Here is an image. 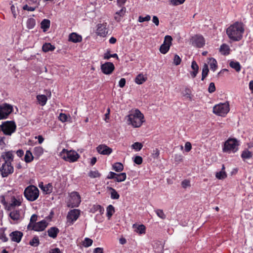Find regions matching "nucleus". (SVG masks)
<instances>
[{
  "instance_id": "nucleus-1",
  "label": "nucleus",
  "mask_w": 253,
  "mask_h": 253,
  "mask_svg": "<svg viewBox=\"0 0 253 253\" xmlns=\"http://www.w3.org/2000/svg\"><path fill=\"white\" fill-rule=\"evenodd\" d=\"M13 160V155L10 152H2L0 156V163L1 166L0 167V172L2 177H7L14 171V168L11 165V162Z\"/></svg>"
},
{
  "instance_id": "nucleus-2",
  "label": "nucleus",
  "mask_w": 253,
  "mask_h": 253,
  "mask_svg": "<svg viewBox=\"0 0 253 253\" xmlns=\"http://www.w3.org/2000/svg\"><path fill=\"white\" fill-rule=\"evenodd\" d=\"M126 120L128 125L134 128L141 127L145 122L144 115L137 109L131 110L126 117Z\"/></svg>"
},
{
  "instance_id": "nucleus-3",
  "label": "nucleus",
  "mask_w": 253,
  "mask_h": 253,
  "mask_svg": "<svg viewBox=\"0 0 253 253\" xmlns=\"http://www.w3.org/2000/svg\"><path fill=\"white\" fill-rule=\"evenodd\" d=\"M245 28L242 22H236L226 29V34L229 39L232 41H239L242 38Z\"/></svg>"
},
{
  "instance_id": "nucleus-4",
  "label": "nucleus",
  "mask_w": 253,
  "mask_h": 253,
  "mask_svg": "<svg viewBox=\"0 0 253 253\" xmlns=\"http://www.w3.org/2000/svg\"><path fill=\"white\" fill-rule=\"evenodd\" d=\"M239 141L235 138H229L224 143L222 150L228 154L235 153L239 149Z\"/></svg>"
},
{
  "instance_id": "nucleus-5",
  "label": "nucleus",
  "mask_w": 253,
  "mask_h": 253,
  "mask_svg": "<svg viewBox=\"0 0 253 253\" xmlns=\"http://www.w3.org/2000/svg\"><path fill=\"white\" fill-rule=\"evenodd\" d=\"M60 157L66 161L73 163L79 158V155L74 150L63 149L59 154Z\"/></svg>"
},
{
  "instance_id": "nucleus-6",
  "label": "nucleus",
  "mask_w": 253,
  "mask_h": 253,
  "mask_svg": "<svg viewBox=\"0 0 253 253\" xmlns=\"http://www.w3.org/2000/svg\"><path fill=\"white\" fill-rule=\"evenodd\" d=\"M24 196L28 200L34 201L39 197V189L34 185H30L25 189Z\"/></svg>"
},
{
  "instance_id": "nucleus-7",
  "label": "nucleus",
  "mask_w": 253,
  "mask_h": 253,
  "mask_svg": "<svg viewBox=\"0 0 253 253\" xmlns=\"http://www.w3.org/2000/svg\"><path fill=\"white\" fill-rule=\"evenodd\" d=\"M9 213V216L13 220L14 223H16L21 221L24 217L25 207L22 206L20 208L13 209Z\"/></svg>"
},
{
  "instance_id": "nucleus-8",
  "label": "nucleus",
  "mask_w": 253,
  "mask_h": 253,
  "mask_svg": "<svg viewBox=\"0 0 253 253\" xmlns=\"http://www.w3.org/2000/svg\"><path fill=\"white\" fill-rule=\"evenodd\" d=\"M229 105L228 103H219L213 108L214 114L221 117H224L229 111Z\"/></svg>"
},
{
  "instance_id": "nucleus-9",
  "label": "nucleus",
  "mask_w": 253,
  "mask_h": 253,
  "mask_svg": "<svg viewBox=\"0 0 253 253\" xmlns=\"http://www.w3.org/2000/svg\"><path fill=\"white\" fill-rule=\"evenodd\" d=\"M1 130L6 135H11L15 131L16 126L12 121H6L1 125Z\"/></svg>"
},
{
  "instance_id": "nucleus-10",
  "label": "nucleus",
  "mask_w": 253,
  "mask_h": 253,
  "mask_svg": "<svg viewBox=\"0 0 253 253\" xmlns=\"http://www.w3.org/2000/svg\"><path fill=\"white\" fill-rule=\"evenodd\" d=\"M13 107L11 105L4 103L0 105V120L6 119L12 112Z\"/></svg>"
},
{
  "instance_id": "nucleus-11",
  "label": "nucleus",
  "mask_w": 253,
  "mask_h": 253,
  "mask_svg": "<svg viewBox=\"0 0 253 253\" xmlns=\"http://www.w3.org/2000/svg\"><path fill=\"white\" fill-rule=\"evenodd\" d=\"M81 202V197L79 193L76 192H72L70 195L68 206L71 208L78 207Z\"/></svg>"
},
{
  "instance_id": "nucleus-12",
  "label": "nucleus",
  "mask_w": 253,
  "mask_h": 253,
  "mask_svg": "<svg viewBox=\"0 0 253 253\" xmlns=\"http://www.w3.org/2000/svg\"><path fill=\"white\" fill-rule=\"evenodd\" d=\"M172 41V38L170 36L167 35L165 37L164 42L159 49L161 53L165 54L169 51Z\"/></svg>"
},
{
  "instance_id": "nucleus-13",
  "label": "nucleus",
  "mask_w": 253,
  "mask_h": 253,
  "mask_svg": "<svg viewBox=\"0 0 253 253\" xmlns=\"http://www.w3.org/2000/svg\"><path fill=\"white\" fill-rule=\"evenodd\" d=\"M80 214V211L78 209H74L71 210L68 213L67 220L68 222L71 224H73L77 220Z\"/></svg>"
},
{
  "instance_id": "nucleus-14",
  "label": "nucleus",
  "mask_w": 253,
  "mask_h": 253,
  "mask_svg": "<svg viewBox=\"0 0 253 253\" xmlns=\"http://www.w3.org/2000/svg\"><path fill=\"white\" fill-rule=\"evenodd\" d=\"M21 199L20 198L13 197L11 198L9 203L6 205V208L8 210L11 211L13 210L15 207L21 206Z\"/></svg>"
},
{
  "instance_id": "nucleus-15",
  "label": "nucleus",
  "mask_w": 253,
  "mask_h": 253,
  "mask_svg": "<svg viewBox=\"0 0 253 253\" xmlns=\"http://www.w3.org/2000/svg\"><path fill=\"white\" fill-rule=\"evenodd\" d=\"M114 69V65L111 62H106L101 66V69L102 72L106 75L111 74Z\"/></svg>"
},
{
  "instance_id": "nucleus-16",
  "label": "nucleus",
  "mask_w": 253,
  "mask_h": 253,
  "mask_svg": "<svg viewBox=\"0 0 253 253\" xmlns=\"http://www.w3.org/2000/svg\"><path fill=\"white\" fill-rule=\"evenodd\" d=\"M48 225L46 221L43 220L40 222L35 223L31 229H33L36 231H43Z\"/></svg>"
},
{
  "instance_id": "nucleus-17",
  "label": "nucleus",
  "mask_w": 253,
  "mask_h": 253,
  "mask_svg": "<svg viewBox=\"0 0 253 253\" xmlns=\"http://www.w3.org/2000/svg\"><path fill=\"white\" fill-rule=\"evenodd\" d=\"M107 23L98 24L97 25L96 34L101 37H105L108 33Z\"/></svg>"
},
{
  "instance_id": "nucleus-18",
  "label": "nucleus",
  "mask_w": 253,
  "mask_h": 253,
  "mask_svg": "<svg viewBox=\"0 0 253 253\" xmlns=\"http://www.w3.org/2000/svg\"><path fill=\"white\" fill-rule=\"evenodd\" d=\"M192 44L195 46L201 47L205 44V40L202 36L196 35L192 38Z\"/></svg>"
},
{
  "instance_id": "nucleus-19",
  "label": "nucleus",
  "mask_w": 253,
  "mask_h": 253,
  "mask_svg": "<svg viewBox=\"0 0 253 253\" xmlns=\"http://www.w3.org/2000/svg\"><path fill=\"white\" fill-rule=\"evenodd\" d=\"M96 149L99 153L102 155H108L112 152V149L105 145H100Z\"/></svg>"
},
{
  "instance_id": "nucleus-20",
  "label": "nucleus",
  "mask_w": 253,
  "mask_h": 253,
  "mask_svg": "<svg viewBox=\"0 0 253 253\" xmlns=\"http://www.w3.org/2000/svg\"><path fill=\"white\" fill-rule=\"evenodd\" d=\"M12 241L19 243L23 236V233L19 231H15L9 234Z\"/></svg>"
},
{
  "instance_id": "nucleus-21",
  "label": "nucleus",
  "mask_w": 253,
  "mask_h": 253,
  "mask_svg": "<svg viewBox=\"0 0 253 253\" xmlns=\"http://www.w3.org/2000/svg\"><path fill=\"white\" fill-rule=\"evenodd\" d=\"M134 232L138 234H144L146 232V227L143 224H134L132 225Z\"/></svg>"
},
{
  "instance_id": "nucleus-22",
  "label": "nucleus",
  "mask_w": 253,
  "mask_h": 253,
  "mask_svg": "<svg viewBox=\"0 0 253 253\" xmlns=\"http://www.w3.org/2000/svg\"><path fill=\"white\" fill-rule=\"evenodd\" d=\"M68 40L74 43L80 42L82 41V37L80 35L74 32L69 35Z\"/></svg>"
},
{
  "instance_id": "nucleus-23",
  "label": "nucleus",
  "mask_w": 253,
  "mask_h": 253,
  "mask_svg": "<svg viewBox=\"0 0 253 253\" xmlns=\"http://www.w3.org/2000/svg\"><path fill=\"white\" fill-rule=\"evenodd\" d=\"M192 71L190 72V74L192 78H194L197 75L199 71V66L195 61H193L191 66Z\"/></svg>"
},
{
  "instance_id": "nucleus-24",
  "label": "nucleus",
  "mask_w": 253,
  "mask_h": 253,
  "mask_svg": "<svg viewBox=\"0 0 253 253\" xmlns=\"http://www.w3.org/2000/svg\"><path fill=\"white\" fill-rule=\"evenodd\" d=\"M38 104L42 106H44L47 101V97L44 94H38L36 96Z\"/></svg>"
},
{
  "instance_id": "nucleus-25",
  "label": "nucleus",
  "mask_w": 253,
  "mask_h": 253,
  "mask_svg": "<svg viewBox=\"0 0 253 253\" xmlns=\"http://www.w3.org/2000/svg\"><path fill=\"white\" fill-rule=\"evenodd\" d=\"M241 156L243 161H246V160L250 159L252 158L253 152L252 151L246 149L242 151Z\"/></svg>"
},
{
  "instance_id": "nucleus-26",
  "label": "nucleus",
  "mask_w": 253,
  "mask_h": 253,
  "mask_svg": "<svg viewBox=\"0 0 253 253\" xmlns=\"http://www.w3.org/2000/svg\"><path fill=\"white\" fill-rule=\"evenodd\" d=\"M147 80V76L143 74H138L135 79V82L138 84H142Z\"/></svg>"
},
{
  "instance_id": "nucleus-27",
  "label": "nucleus",
  "mask_w": 253,
  "mask_h": 253,
  "mask_svg": "<svg viewBox=\"0 0 253 253\" xmlns=\"http://www.w3.org/2000/svg\"><path fill=\"white\" fill-rule=\"evenodd\" d=\"M219 51L223 55H228L230 53V49L227 44L224 43L220 46Z\"/></svg>"
},
{
  "instance_id": "nucleus-28",
  "label": "nucleus",
  "mask_w": 253,
  "mask_h": 253,
  "mask_svg": "<svg viewBox=\"0 0 253 253\" xmlns=\"http://www.w3.org/2000/svg\"><path fill=\"white\" fill-rule=\"evenodd\" d=\"M215 176L218 179H223L227 177V174L225 171V167L224 165L222 166L221 170L216 173Z\"/></svg>"
},
{
  "instance_id": "nucleus-29",
  "label": "nucleus",
  "mask_w": 253,
  "mask_h": 253,
  "mask_svg": "<svg viewBox=\"0 0 253 253\" xmlns=\"http://www.w3.org/2000/svg\"><path fill=\"white\" fill-rule=\"evenodd\" d=\"M48 235L49 237L55 238L59 232V230L56 227H51L48 230Z\"/></svg>"
},
{
  "instance_id": "nucleus-30",
  "label": "nucleus",
  "mask_w": 253,
  "mask_h": 253,
  "mask_svg": "<svg viewBox=\"0 0 253 253\" xmlns=\"http://www.w3.org/2000/svg\"><path fill=\"white\" fill-rule=\"evenodd\" d=\"M58 119L62 123L66 122H71V118L70 115H67L64 113H60L58 117Z\"/></svg>"
},
{
  "instance_id": "nucleus-31",
  "label": "nucleus",
  "mask_w": 253,
  "mask_h": 253,
  "mask_svg": "<svg viewBox=\"0 0 253 253\" xmlns=\"http://www.w3.org/2000/svg\"><path fill=\"white\" fill-rule=\"evenodd\" d=\"M208 63L210 69L214 72L217 68V63L216 60L213 58H210Z\"/></svg>"
},
{
  "instance_id": "nucleus-32",
  "label": "nucleus",
  "mask_w": 253,
  "mask_h": 253,
  "mask_svg": "<svg viewBox=\"0 0 253 253\" xmlns=\"http://www.w3.org/2000/svg\"><path fill=\"white\" fill-rule=\"evenodd\" d=\"M43 52H47L49 51H53L55 49V46L51 45L50 43H44L42 47Z\"/></svg>"
},
{
  "instance_id": "nucleus-33",
  "label": "nucleus",
  "mask_w": 253,
  "mask_h": 253,
  "mask_svg": "<svg viewBox=\"0 0 253 253\" xmlns=\"http://www.w3.org/2000/svg\"><path fill=\"white\" fill-rule=\"evenodd\" d=\"M41 28L43 29V32H45L50 26V21L47 19H44L41 24Z\"/></svg>"
},
{
  "instance_id": "nucleus-34",
  "label": "nucleus",
  "mask_w": 253,
  "mask_h": 253,
  "mask_svg": "<svg viewBox=\"0 0 253 253\" xmlns=\"http://www.w3.org/2000/svg\"><path fill=\"white\" fill-rule=\"evenodd\" d=\"M108 189L110 191L111 198L112 199H118L120 197L119 194L116 190L112 187H107Z\"/></svg>"
},
{
  "instance_id": "nucleus-35",
  "label": "nucleus",
  "mask_w": 253,
  "mask_h": 253,
  "mask_svg": "<svg viewBox=\"0 0 253 253\" xmlns=\"http://www.w3.org/2000/svg\"><path fill=\"white\" fill-rule=\"evenodd\" d=\"M34 154L37 156H41L43 153V149L41 146L36 147L34 148Z\"/></svg>"
},
{
  "instance_id": "nucleus-36",
  "label": "nucleus",
  "mask_w": 253,
  "mask_h": 253,
  "mask_svg": "<svg viewBox=\"0 0 253 253\" xmlns=\"http://www.w3.org/2000/svg\"><path fill=\"white\" fill-rule=\"evenodd\" d=\"M36 25V21L34 18H29L26 22V25L27 27L29 29H33Z\"/></svg>"
},
{
  "instance_id": "nucleus-37",
  "label": "nucleus",
  "mask_w": 253,
  "mask_h": 253,
  "mask_svg": "<svg viewBox=\"0 0 253 253\" xmlns=\"http://www.w3.org/2000/svg\"><path fill=\"white\" fill-rule=\"evenodd\" d=\"M230 66L231 68L234 69L238 72L241 70V65L238 62L231 61L230 63Z\"/></svg>"
},
{
  "instance_id": "nucleus-38",
  "label": "nucleus",
  "mask_w": 253,
  "mask_h": 253,
  "mask_svg": "<svg viewBox=\"0 0 253 253\" xmlns=\"http://www.w3.org/2000/svg\"><path fill=\"white\" fill-rule=\"evenodd\" d=\"M126 173L125 172L117 174L115 180L117 182H122L126 180Z\"/></svg>"
},
{
  "instance_id": "nucleus-39",
  "label": "nucleus",
  "mask_w": 253,
  "mask_h": 253,
  "mask_svg": "<svg viewBox=\"0 0 253 253\" xmlns=\"http://www.w3.org/2000/svg\"><path fill=\"white\" fill-rule=\"evenodd\" d=\"M115 212V209L114 207L111 205H110L108 206L107 208V216L108 217V218H110L112 216L113 213Z\"/></svg>"
},
{
  "instance_id": "nucleus-40",
  "label": "nucleus",
  "mask_w": 253,
  "mask_h": 253,
  "mask_svg": "<svg viewBox=\"0 0 253 253\" xmlns=\"http://www.w3.org/2000/svg\"><path fill=\"white\" fill-rule=\"evenodd\" d=\"M113 169L116 171L120 172L124 169V166L121 163H116L113 165Z\"/></svg>"
},
{
  "instance_id": "nucleus-41",
  "label": "nucleus",
  "mask_w": 253,
  "mask_h": 253,
  "mask_svg": "<svg viewBox=\"0 0 253 253\" xmlns=\"http://www.w3.org/2000/svg\"><path fill=\"white\" fill-rule=\"evenodd\" d=\"M33 160V156L30 151H27L25 156V161L27 163L31 162Z\"/></svg>"
},
{
  "instance_id": "nucleus-42",
  "label": "nucleus",
  "mask_w": 253,
  "mask_h": 253,
  "mask_svg": "<svg viewBox=\"0 0 253 253\" xmlns=\"http://www.w3.org/2000/svg\"><path fill=\"white\" fill-rule=\"evenodd\" d=\"M37 6L31 5L30 4H26L23 5V9L28 11H34L37 8Z\"/></svg>"
},
{
  "instance_id": "nucleus-43",
  "label": "nucleus",
  "mask_w": 253,
  "mask_h": 253,
  "mask_svg": "<svg viewBox=\"0 0 253 253\" xmlns=\"http://www.w3.org/2000/svg\"><path fill=\"white\" fill-rule=\"evenodd\" d=\"M132 149H134L135 151H140L143 147V145L140 142H135L131 146Z\"/></svg>"
},
{
  "instance_id": "nucleus-44",
  "label": "nucleus",
  "mask_w": 253,
  "mask_h": 253,
  "mask_svg": "<svg viewBox=\"0 0 253 253\" xmlns=\"http://www.w3.org/2000/svg\"><path fill=\"white\" fill-rule=\"evenodd\" d=\"M209 68L208 65L205 64L202 69V80H204L205 78L207 76L209 73Z\"/></svg>"
},
{
  "instance_id": "nucleus-45",
  "label": "nucleus",
  "mask_w": 253,
  "mask_h": 253,
  "mask_svg": "<svg viewBox=\"0 0 253 253\" xmlns=\"http://www.w3.org/2000/svg\"><path fill=\"white\" fill-rule=\"evenodd\" d=\"M42 191L46 194L51 193L52 191V185L50 183L45 185Z\"/></svg>"
},
{
  "instance_id": "nucleus-46",
  "label": "nucleus",
  "mask_w": 253,
  "mask_h": 253,
  "mask_svg": "<svg viewBox=\"0 0 253 253\" xmlns=\"http://www.w3.org/2000/svg\"><path fill=\"white\" fill-rule=\"evenodd\" d=\"M93 241L91 239L88 238H85L84 241L83 242V245L85 247L87 248L91 246L92 244Z\"/></svg>"
},
{
  "instance_id": "nucleus-47",
  "label": "nucleus",
  "mask_w": 253,
  "mask_h": 253,
  "mask_svg": "<svg viewBox=\"0 0 253 253\" xmlns=\"http://www.w3.org/2000/svg\"><path fill=\"white\" fill-rule=\"evenodd\" d=\"M155 212L157 216L162 219H165L166 218V215L164 211L161 209H157L155 210Z\"/></svg>"
},
{
  "instance_id": "nucleus-48",
  "label": "nucleus",
  "mask_w": 253,
  "mask_h": 253,
  "mask_svg": "<svg viewBox=\"0 0 253 253\" xmlns=\"http://www.w3.org/2000/svg\"><path fill=\"white\" fill-rule=\"evenodd\" d=\"M37 220V215L36 214H33L30 218V222L28 225V228L31 229L34 222Z\"/></svg>"
},
{
  "instance_id": "nucleus-49",
  "label": "nucleus",
  "mask_w": 253,
  "mask_h": 253,
  "mask_svg": "<svg viewBox=\"0 0 253 253\" xmlns=\"http://www.w3.org/2000/svg\"><path fill=\"white\" fill-rule=\"evenodd\" d=\"M191 90L189 88H186L182 91V95L183 96L188 98L189 99H191Z\"/></svg>"
},
{
  "instance_id": "nucleus-50",
  "label": "nucleus",
  "mask_w": 253,
  "mask_h": 253,
  "mask_svg": "<svg viewBox=\"0 0 253 253\" xmlns=\"http://www.w3.org/2000/svg\"><path fill=\"white\" fill-rule=\"evenodd\" d=\"M100 174L97 170H91L88 173V176L91 178H97L100 176Z\"/></svg>"
},
{
  "instance_id": "nucleus-51",
  "label": "nucleus",
  "mask_w": 253,
  "mask_h": 253,
  "mask_svg": "<svg viewBox=\"0 0 253 253\" xmlns=\"http://www.w3.org/2000/svg\"><path fill=\"white\" fill-rule=\"evenodd\" d=\"M185 0H170V4L176 6L181 4L184 2Z\"/></svg>"
},
{
  "instance_id": "nucleus-52",
  "label": "nucleus",
  "mask_w": 253,
  "mask_h": 253,
  "mask_svg": "<svg viewBox=\"0 0 253 253\" xmlns=\"http://www.w3.org/2000/svg\"><path fill=\"white\" fill-rule=\"evenodd\" d=\"M30 244L34 247L38 246L39 244V240L38 237H34L33 239L30 242Z\"/></svg>"
},
{
  "instance_id": "nucleus-53",
  "label": "nucleus",
  "mask_w": 253,
  "mask_h": 253,
  "mask_svg": "<svg viewBox=\"0 0 253 253\" xmlns=\"http://www.w3.org/2000/svg\"><path fill=\"white\" fill-rule=\"evenodd\" d=\"M151 19V16L149 15H147L145 17H142L141 16H140L138 17V22H143L145 21H149Z\"/></svg>"
},
{
  "instance_id": "nucleus-54",
  "label": "nucleus",
  "mask_w": 253,
  "mask_h": 253,
  "mask_svg": "<svg viewBox=\"0 0 253 253\" xmlns=\"http://www.w3.org/2000/svg\"><path fill=\"white\" fill-rule=\"evenodd\" d=\"M181 62V58L177 54H175L173 58V64L175 65H178Z\"/></svg>"
},
{
  "instance_id": "nucleus-55",
  "label": "nucleus",
  "mask_w": 253,
  "mask_h": 253,
  "mask_svg": "<svg viewBox=\"0 0 253 253\" xmlns=\"http://www.w3.org/2000/svg\"><path fill=\"white\" fill-rule=\"evenodd\" d=\"M121 7V9L120 10H119V11H117L116 12V14L121 16L122 17H123L126 14V8L124 6H123V7Z\"/></svg>"
},
{
  "instance_id": "nucleus-56",
  "label": "nucleus",
  "mask_w": 253,
  "mask_h": 253,
  "mask_svg": "<svg viewBox=\"0 0 253 253\" xmlns=\"http://www.w3.org/2000/svg\"><path fill=\"white\" fill-rule=\"evenodd\" d=\"M0 239L3 242H7L8 241V238L6 237L3 231L2 230H0Z\"/></svg>"
},
{
  "instance_id": "nucleus-57",
  "label": "nucleus",
  "mask_w": 253,
  "mask_h": 253,
  "mask_svg": "<svg viewBox=\"0 0 253 253\" xmlns=\"http://www.w3.org/2000/svg\"><path fill=\"white\" fill-rule=\"evenodd\" d=\"M181 185L183 188H187L190 187V181L189 180H184L182 182Z\"/></svg>"
},
{
  "instance_id": "nucleus-58",
  "label": "nucleus",
  "mask_w": 253,
  "mask_h": 253,
  "mask_svg": "<svg viewBox=\"0 0 253 253\" xmlns=\"http://www.w3.org/2000/svg\"><path fill=\"white\" fill-rule=\"evenodd\" d=\"M134 162L137 165L141 164L142 163V157L139 156H136L134 159Z\"/></svg>"
},
{
  "instance_id": "nucleus-59",
  "label": "nucleus",
  "mask_w": 253,
  "mask_h": 253,
  "mask_svg": "<svg viewBox=\"0 0 253 253\" xmlns=\"http://www.w3.org/2000/svg\"><path fill=\"white\" fill-rule=\"evenodd\" d=\"M208 90L210 93H212L215 90V87L214 84L213 83H210L209 86Z\"/></svg>"
},
{
  "instance_id": "nucleus-60",
  "label": "nucleus",
  "mask_w": 253,
  "mask_h": 253,
  "mask_svg": "<svg viewBox=\"0 0 253 253\" xmlns=\"http://www.w3.org/2000/svg\"><path fill=\"white\" fill-rule=\"evenodd\" d=\"M111 57H116L118 58V55L117 54L114 53L113 54H109V53H105L104 56V58L105 59H109Z\"/></svg>"
},
{
  "instance_id": "nucleus-61",
  "label": "nucleus",
  "mask_w": 253,
  "mask_h": 253,
  "mask_svg": "<svg viewBox=\"0 0 253 253\" xmlns=\"http://www.w3.org/2000/svg\"><path fill=\"white\" fill-rule=\"evenodd\" d=\"M192 148V146L189 142H187L185 144V150L186 152H189Z\"/></svg>"
},
{
  "instance_id": "nucleus-62",
  "label": "nucleus",
  "mask_w": 253,
  "mask_h": 253,
  "mask_svg": "<svg viewBox=\"0 0 253 253\" xmlns=\"http://www.w3.org/2000/svg\"><path fill=\"white\" fill-rule=\"evenodd\" d=\"M126 79L125 78H122L119 82V85L120 87L123 88L126 84Z\"/></svg>"
},
{
  "instance_id": "nucleus-63",
  "label": "nucleus",
  "mask_w": 253,
  "mask_h": 253,
  "mask_svg": "<svg viewBox=\"0 0 253 253\" xmlns=\"http://www.w3.org/2000/svg\"><path fill=\"white\" fill-rule=\"evenodd\" d=\"M117 175V173L114 172H110L107 176L108 179H116V177Z\"/></svg>"
},
{
  "instance_id": "nucleus-64",
  "label": "nucleus",
  "mask_w": 253,
  "mask_h": 253,
  "mask_svg": "<svg viewBox=\"0 0 253 253\" xmlns=\"http://www.w3.org/2000/svg\"><path fill=\"white\" fill-rule=\"evenodd\" d=\"M93 253H103V249L102 248H96L94 249Z\"/></svg>"
}]
</instances>
